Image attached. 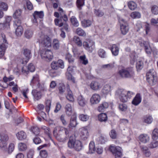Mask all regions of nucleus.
<instances>
[{
    "mask_svg": "<svg viewBox=\"0 0 158 158\" xmlns=\"http://www.w3.org/2000/svg\"><path fill=\"white\" fill-rule=\"evenodd\" d=\"M0 139L7 143V142L9 139V137L8 135L5 133H1L0 134Z\"/></svg>",
    "mask_w": 158,
    "mask_h": 158,
    "instance_id": "c03bdc74",
    "label": "nucleus"
},
{
    "mask_svg": "<svg viewBox=\"0 0 158 158\" xmlns=\"http://www.w3.org/2000/svg\"><path fill=\"white\" fill-rule=\"evenodd\" d=\"M158 147V141L154 140L152 142L148 145L149 148L153 149Z\"/></svg>",
    "mask_w": 158,
    "mask_h": 158,
    "instance_id": "37998d69",
    "label": "nucleus"
},
{
    "mask_svg": "<svg viewBox=\"0 0 158 158\" xmlns=\"http://www.w3.org/2000/svg\"><path fill=\"white\" fill-rule=\"evenodd\" d=\"M73 41L78 47H81L83 45L81 40L77 36H74L73 38Z\"/></svg>",
    "mask_w": 158,
    "mask_h": 158,
    "instance_id": "cd10ccee",
    "label": "nucleus"
},
{
    "mask_svg": "<svg viewBox=\"0 0 158 158\" xmlns=\"http://www.w3.org/2000/svg\"><path fill=\"white\" fill-rule=\"evenodd\" d=\"M146 79L151 85H155L157 82V77L153 69L150 70L146 74Z\"/></svg>",
    "mask_w": 158,
    "mask_h": 158,
    "instance_id": "f03ea898",
    "label": "nucleus"
},
{
    "mask_svg": "<svg viewBox=\"0 0 158 158\" xmlns=\"http://www.w3.org/2000/svg\"><path fill=\"white\" fill-rule=\"evenodd\" d=\"M130 16L133 19L139 18L141 17L140 14L138 12H133L130 14Z\"/></svg>",
    "mask_w": 158,
    "mask_h": 158,
    "instance_id": "49530a36",
    "label": "nucleus"
},
{
    "mask_svg": "<svg viewBox=\"0 0 158 158\" xmlns=\"http://www.w3.org/2000/svg\"><path fill=\"white\" fill-rule=\"evenodd\" d=\"M66 88V87L64 84H60L58 88L59 93L61 94H63Z\"/></svg>",
    "mask_w": 158,
    "mask_h": 158,
    "instance_id": "13d9d810",
    "label": "nucleus"
},
{
    "mask_svg": "<svg viewBox=\"0 0 158 158\" xmlns=\"http://www.w3.org/2000/svg\"><path fill=\"white\" fill-rule=\"evenodd\" d=\"M118 73L123 78H130L133 76L134 72L131 68L122 69L119 71Z\"/></svg>",
    "mask_w": 158,
    "mask_h": 158,
    "instance_id": "20e7f679",
    "label": "nucleus"
},
{
    "mask_svg": "<svg viewBox=\"0 0 158 158\" xmlns=\"http://www.w3.org/2000/svg\"><path fill=\"white\" fill-rule=\"evenodd\" d=\"M80 60L81 62L84 65H86L88 63V60L86 58L85 55L81 56L80 57Z\"/></svg>",
    "mask_w": 158,
    "mask_h": 158,
    "instance_id": "3c124183",
    "label": "nucleus"
},
{
    "mask_svg": "<svg viewBox=\"0 0 158 158\" xmlns=\"http://www.w3.org/2000/svg\"><path fill=\"white\" fill-rule=\"evenodd\" d=\"M12 18L11 16H7L4 22L6 24V26H7L9 27L10 25V22Z\"/></svg>",
    "mask_w": 158,
    "mask_h": 158,
    "instance_id": "0e129e2a",
    "label": "nucleus"
},
{
    "mask_svg": "<svg viewBox=\"0 0 158 158\" xmlns=\"http://www.w3.org/2000/svg\"><path fill=\"white\" fill-rule=\"evenodd\" d=\"M62 18L56 19H55V23L56 25L59 27H61L63 25V22H62Z\"/></svg>",
    "mask_w": 158,
    "mask_h": 158,
    "instance_id": "09e8293b",
    "label": "nucleus"
},
{
    "mask_svg": "<svg viewBox=\"0 0 158 158\" xmlns=\"http://www.w3.org/2000/svg\"><path fill=\"white\" fill-rule=\"evenodd\" d=\"M64 114L62 115L60 117V120L62 124L64 126H66L67 124V122L66 120Z\"/></svg>",
    "mask_w": 158,
    "mask_h": 158,
    "instance_id": "69168bd1",
    "label": "nucleus"
},
{
    "mask_svg": "<svg viewBox=\"0 0 158 158\" xmlns=\"http://www.w3.org/2000/svg\"><path fill=\"white\" fill-rule=\"evenodd\" d=\"M84 4V0H77V5L78 8L79 9H81V7L83 6Z\"/></svg>",
    "mask_w": 158,
    "mask_h": 158,
    "instance_id": "052dcab7",
    "label": "nucleus"
},
{
    "mask_svg": "<svg viewBox=\"0 0 158 158\" xmlns=\"http://www.w3.org/2000/svg\"><path fill=\"white\" fill-rule=\"evenodd\" d=\"M15 144L14 143H10L8 146V152L9 153H11L15 149Z\"/></svg>",
    "mask_w": 158,
    "mask_h": 158,
    "instance_id": "680f3d73",
    "label": "nucleus"
},
{
    "mask_svg": "<svg viewBox=\"0 0 158 158\" xmlns=\"http://www.w3.org/2000/svg\"><path fill=\"white\" fill-rule=\"evenodd\" d=\"M69 131L63 127H56L53 131V135L56 139L60 142H64L69 136Z\"/></svg>",
    "mask_w": 158,
    "mask_h": 158,
    "instance_id": "f257e3e1",
    "label": "nucleus"
},
{
    "mask_svg": "<svg viewBox=\"0 0 158 158\" xmlns=\"http://www.w3.org/2000/svg\"><path fill=\"white\" fill-rule=\"evenodd\" d=\"M26 3L28 9L31 10L33 8L32 4L29 0H23Z\"/></svg>",
    "mask_w": 158,
    "mask_h": 158,
    "instance_id": "6e6d98bb",
    "label": "nucleus"
},
{
    "mask_svg": "<svg viewBox=\"0 0 158 158\" xmlns=\"http://www.w3.org/2000/svg\"><path fill=\"white\" fill-rule=\"evenodd\" d=\"M66 90L68 94L66 97L67 99L71 102H73L74 101V99L72 92L70 90L69 85L68 84L66 85Z\"/></svg>",
    "mask_w": 158,
    "mask_h": 158,
    "instance_id": "6ab92c4d",
    "label": "nucleus"
},
{
    "mask_svg": "<svg viewBox=\"0 0 158 158\" xmlns=\"http://www.w3.org/2000/svg\"><path fill=\"white\" fill-rule=\"evenodd\" d=\"M16 135L17 139L20 141L25 139L27 137L26 133L23 131L18 132L16 133Z\"/></svg>",
    "mask_w": 158,
    "mask_h": 158,
    "instance_id": "aec40b11",
    "label": "nucleus"
},
{
    "mask_svg": "<svg viewBox=\"0 0 158 158\" xmlns=\"http://www.w3.org/2000/svg\"><path fill=\"white\" fill-rule=\"evenodd\" d=\"M31 130L32 132L35 135H37L39 134L40 130L37 127L33 126L31 127Z\"/></svg>",
    "mask_w": 158,
    "mask_h": 158,
    "instance_id": "8fccbe9b",
    "label": "nucleus"
},
{
    "mask_svg": "<svg viewBox=\"0 0 158 158\" xmlns=\"http://www.w3.org/2000/svg\"><path fill=\"white\" fill-rule=\"evenodd\" d=\"M139 139L141 142L145 143L149 140V137L147 134H142L139 136Z\"/></svg>",
    "mask_w": 158,
    "mask_h": 158,
    "instance_id": "b1692460",
    "label": "nucleus"
},
{
    "mask_svg": "<svg viewBox=\"0 0 158 158\" xmlns=\"http://www.w3.org/2000/svg\"><path fill=\"white\" fill-rule=\"evenodd\" d=\"M151 11L153 14L154 15L158 14V7L156 6H153L151 9Z\"/></svg>",
    "mask_w": 158,
    "mask_h": 158,
    "instance_id": "774afa93",
    "label": "nucleus"
},
{
    "mask_svg": "<svg viewBox=\"0 0 158 158\" xmlns=\"http://www.w3.org/2000/svg\"><path fill=\"white\" fill-rule=\"evenodd\" d=\"M33 32L31 31L27 30L25 32V36L27 38L29 39L32 37L33 35Z\"/></svg>",
    "mask_w": 158,
    "mask_h": 158,
    "instance_id": "4d7b16f0",
    "label": "nucleus"
},
{
    "mask_svg": "<svg viewBox=\"0 0 158 158\" xmlns=\"http://www.w3.org/2000/svg\"><path fill=\"white\" fill-rule=\"evenodd\" d=\"M31 93L34 97L35 100H38L41 98L42 94L41 91L37 89H34L32 91Z\"/></svg>",
    "mask_w": 158,
    "mask_h": 158,
    "instance_id": "a211bd4d",
    "label": "nucleus"
},
{
    "mask_svg": "<svg viewBox=\"0 0 158 158\" xmlns=\"http://www.w3.org/2000/svg\"><path fill=\"white\" fill-rule=\"evenodd\" d=\"M80 136L81 139L83 140H85L88 138L89 133L86 127H83L81 129Z\"/></svg>",
    "mask_w": 158,
    "mask_h": 158,
    "instance_id": "4468645a",
    "label": "nucleus"
},
{
    "mask_svg": "<svg viewBox=\"0 0 158 158\" xmlns=\"http://www.w3.org/2000/svg\"><path fill=\"white\" fill-rule=\"evenodd\" d=\"M76 33L79 36H85L86 34L85 31L81 28L78 27L76 29Z\"/></svg>",
    "mask_w": 158,
    "mask_h": 158,
    "instance_id": "a19ab883",
    "label": "nucleus"
},
{
    "mask_svg": "<svg viewBox=\"0 0 158 158\" xmlns=\"http://www.w3.org/2000/svg\"><path fill=\"white\" fill-rule=\"evenodd\" d=\"M18 149L20 151H23L26 150L27 148L26 144L24 143L20 142L18 144Z\"/></svg>",
    "mask_w": 158,
    "mask_h": 158,
    "instance_id": "f704fd0d",
    "label": "nucleus"
},
{
    "mask_svg": "<svg viewBox=\"0 0 158 158\" xmlns=\"http://www.w3.org/2000/svg\"><path fill=\"white\" fill-rule=\"evenodd\" d=\"M41 128L44 131V133L49 137H50V131L48 128L45 126H43Z\"/></svg>",
    "mask_w": 158,
    "mask_h": 158,
    "instance_id": "e2e57ef3",
    "label": "nucleus"
},
{
    "mask_svg": "<svg viewBox=\"0 0 158 158\" xmlns=\"http://www.w3.org/2000/svg\"><path fill=\"white\" fill-rule=\"evenodd\" d=\"M109 106V104L106 102H103L100 104L98 108V110L99 112H103Z\"/></svg>",
    "mask_w": 158,
    "mask_h": 158,
    "instance_id": "5701e85b",
    "label": "nucleus"
},
{
    "mask_svg": "<svg viewBox=\"0 0 158 158\" xmlns=\"http://www.w3.org/2000/svg\"><path fill=\"white\" fill-rule=\"evenodd\" d=\"M0 39L4 44H6L7 46L8 42H7L6 36L5 34L3 33L0 34Z\"/></svg>",
    "mask_w": 158,
    "mask_h": 158,
    "instance_id": "de8ad7c7",
    "label": "nucleus"
},
{
    "mask_svg": "<svg viewBox=\"0 0 158 158\" xmlns=\"http://www.w3.org/2000/svg\"><path fill=\"white\" fill-rule=\"evenodd\" d=\"M152 139L153 140L157 139L158 138V129L156 128L153 130L152 134Z\"/></svg>",
    "mask_w": 158,
    "mask_h": 158,
    "instance_id": "79ce46f5",
    "label": "nucleus"
},
{
    "mask_svg": "<svg viewBox=\"0 0 158 158\" xmlns=\"http://www.w3.org/2000/svg\"><path fill=\"white\" fill-rule=\"evenodd\" d=\"M141 102L140 95L137 94L132 101V104L135 106L138 105Z\"/></svg>",
    "mask_w": 158,
    "mask_h": 158,
    "instance_id": "2f4dec72",
    "label": "nucleus"
},
{
    "mask_svg": "<svg viewBox=\"0 0 158 158\" xmlns=\"http://www.w3.org/2000/svg\"><path fill=\"white\" fill-rule=\"evenodd\" d=\"M15 33L16 35L18 36H21L23 34V29L22 26H20L17 27H15Z\"/></svg>",
    "mask_w": 158,
    "mask_h": 158,
    "instance_id": "473e14b6",
    "label": "nucleus"
},
{
    "mask_svg": "<svg viewBox=\"0 0 158 158\" xmlns=\"http://www.w3.org/2000/svg\"><path fill=\"white\" fill-rule=\"evenodd\" d=\"M127 91L123 89H118L115 91V95L118 97L122 102H127Z\"/></svg>",
    "mask_w": 158,
    "mask_h": 158,
    "instance_id": "423d86ee",
    "label": "nucleus"
},
{
    "mask_svg": "<svg viewBox=\"0 0 158 158\" xmlns=\"http://www.w3.org/2000/svg\"><path fill=\"white\" fill-rule=\"evenodd\" d=\"M68 147L70 148H74L77 151L81 149L82 146L81 142L79 140H76L75 138L70 137L68 142Z\"/></svg>",
    "mask_w": 158,
    "mask_h": 158,
    "instance_id": "7ed1b4c3",
    "label": "nucleus"
},
{
    "mask_svg": "<svg viewBox=\"0 0 158 158\" xmlns=\"http://www.w3.org/2000/svg\"><path fill=\"white\" fill-rule=\"evenodd\" d=\"M21 10L20 9L17 10H15L13 14V17L14 18H19L21 16Z\"/></svg>",
    "mask_w": 158,
    "mask_h": 158,
    "instance_id": "5fc2aeb1",
    "label": "nucleus"
},
{
    "mask_svg": "<svg viewBox=\"0 0 158 158\" xmlns=\"http://www.w3.org/2000/svg\"><path fill=\"white\" fill-rule=\"evenodd\" d=\"M65 109L66 114L69 116H71L73 112V109L70 104H67L66 105Z\"/></svg>",
    "mask_w": 158,
    "mask_h": 158,
    "instance_id": "4be33fe9",
    "label": "nucleus"
},
{
    "mask_svg": "<svg viewBox=\"0 0 158 158\" xmlns=\"http://www.w3.org/2000/svg\"><path fill=\"white\" fill-rule=\"evenodd\" d=\"M84 48L89 52H92L95 48V42L92 40L88 39L83 43Z\"/></svg>",
    "mask_w": 158,
    "mask_h": 158,
    "instance_id": "6e6552de",
    "label": "nucleus"
},
{
    "mask_svg": "<svg viewBox=\"0 0 158 158\" xmlns=\"http://www.w3.org/2000/svg\"><path fill=\"white\" fill-rule=\"evenodd\" d=\"M65 59L68 61L69 63L73 64L74 61V58L69 53H68L66 55Z\"/></svg>",
    "mask_w": 158,
    "mask_h": 158,
    "instance_id": "a18cd8bd",
    "label": "nucleus"
},
{
    "mask_svg": "<svg viewBox=\"0 0 158 158\" xmlns=\"http://www.w3.org/2000/svg\"><path fill=\"white\" fill-rule=\"evenodd\" d=\"M80 120L83 121H86L88 120L89 116L86 114H81L79 117Z\"/></svg>",
    "mask_w": 158,
    "mask_h": 158,
    "instance_id": "864d4df0",
    "label": "nucleus"
},
{
    "mask_svg": "<svg viewBox=\"0 0 158 158\" xmlns=\"http://www.w3.org/2000/svg\"><path fill=\"white\" fill-rule=\"evenodd\" d=\"M77 101L78 104L81 106H84L86 103L85 99L81 95H80L78 97Z\"/></svg>",
    "mask_w": 158,
    "mask_h": 158,
    "instance_id": "bb28decb",
    "label": "nucleus"
},
{
    "mask_svg": "<svg viewBox=\"0 0 158 158\" xmlns=\"http://www.w3.org/2000/svg\"><path fill=\"white\" fill-rule=\"evenodd\" d=\"M38 40L44 47L49 48L51 46V40L47 35H41L38 39Z\"/></svg>",
    "mask_w": 158,
    "mask_h": 158,
    "instance_id": "39448f33",
    "label": "nucleus"
},
{
    "mask_svg": "<svg viewBox=\"0 0 158 158\" xmlns=\"http://www.w3.org/2000/svg\"><path fill=\"white\" fill-rule=\"evenodd\" d=\"M153 121V118L151 116H146L143 118V122L147 124H150Z\"/></svg>",
    "mask_w": 158,
    "mask_h": 158,
    "instance_id": "58836bf2",
    "label": "nucleus"
},
{
    "mask_svg": "<svg viewBox=\"0 0 158 158\" xmlns=\"http://www.w3.org/2000/svg\"><path fill=\"white\" fill-rule=\"evenodd\" d=\"M141 151L145 156L149 157L151 155V152L147 147H143L141 148Z\"/></svg>",
    "mask_w": 158,
    "mask_h": 158,
    "instance_id": "393cba45",
    "label": "nucleus"
},
{
    "mask_svg": "<svg viewBox=\"0 0 158 158\" xmlns=\"http://www.w3.org/2000/svg\"><path fill=\"white\" fill-rule=\"evenodd\" d=\"M110 150L115 156V158H121L122 155L121 148L118 146L111 145Z\"/></svg>",
    "mask_w": 158,
    "mask_h": 158,
    "instance_id": "0eeeda50",
    "label": "nucleus"
},
{
    "mask_svg": "<svg viewBox=\"0 0 158 158\" xmlns=\"http://www.w3.org/2000/svg\"><path fill=\"white\" fill-rule=\"evenodd\" d=\"M95 150V145L93 141L91 142L89 145V152L90 153H93Z\"/></svg>",
    "mask_w": 158,
    "mask_h": 158,
    "instance_id": "72a5a7b5",
    "label": "nucleus"
},
{
    "mask_svg": "<svg viewBox=\"0 0 158 158\" xmlns=\"http://www.w3.org/2000/svg\"><path fill=\"white\" fill-rule=\"evenodd\" d=\"M98 119L101 122H106L107 120V114L105 113H102L98 115Z\"/></svg>",
    "mask_w": 158,
    "mask_h": 158,
    "instance_id": "c85d7f7f",
    "label": "nucleus"
},
{
    "mask_svg": "<svg viewBox=\"0 0 158 158\" xmlns=\"http://www.w3.org/2000/svg\"><path fill=\"white\" fill-rule=\"evenodd\" d=\"M81 25L84 27H86L90 26L92 24L91 21L87 20H84L81 22Z\"/></svg>",
    "mask_w": 158,
    "mask_h": 158,
    "instance_id": "ea45409f",
    "label": "nucleus"
},
{
    "mask_svg": "<svg viewBox=\"0 0 158 158\" xmlns=\"http://www.w3.org/2000/svg\"><path fill=\"white\" fill-rule=\"evenodd\" d=\"M120 24V30L121 33L123 35H126L128 32L129 28L126 21L123 19L119 20Z\"/></svg>",
    "mask_w": 158,
    "mask_h": 158,
    "instance_id": "9d476101",
    "label": "nucleus"
},
{
    "mask_svg": "<svg viewBox=\"0 0 158 158\" xmlns=\"http://www.w3.org/2000/svg\"><path fill=\"white\" fill-rule=\"evenodd\" d=\"M98 56L102 58H105L106 57V53L105 51L102 49H100L98 51Z\"/></svg>",
    "mask_w": 158,
    "mask_h": 158,
    "instance_id": "e433bc0d",
    "label": "nucleus"
},
{
    "mask_svg": "<svg viewBox=\"0 0 158 158\" xmlns=\"http://www.w3.org/2000/svg\"><path fill=\"white\" fill-rule=\"evenodd\" d=\"M40 53L42 59L46 61H50L53 58V54L51 50L44 49L40 51Z\"/></svg>",
    "mask_w": 158,
    "mask_h": 158,
    "instance_id": "1a4fd4ad",
    "label": "nucleus"
},
{
    "mask_svg": "<svg viewBox=\"0 0 158 158\" xmlns=\"http://www.w3.org/2000/svg\"><path fill=\"white\" fill-rule=\"evenodd\" d=\"M34 17V19L33 20V23H36L37 22V19L39 18L40 19H42L44 16V13L43 11H35L33 14Z\"/></svg>",
    "mask_w": 158,
    "mask_h": 158,
    "instance_id": "2eb2a0df",
    "label": "nucleus"
},
{
    "mask_svg": "<svg viewBox=\"0 0 158 158\" xmlns=\"http://www.w3.org/2000/svg\"><path fill=\"white\" fill-rule=\"evenodd\" d=\"M30 84L32 86L34 85H37L38 87L40 86V80L39 76L38 74L34 75L31 80Z\"/></svg>",
    "mask_w": 158,
    "mask_h": 158,
    "instance_id": "dca6fc26",
    "label": "nucleus"
},
{
    "mask_svg": "<svg viewBox=\"0 0 158 158\" xmlns=\"http://www.w3.org/2000/svg\"><path fill=\"white\" fill-rule=\"evenodd\" d=\"M71 21L73 25L75 27H78L79 24L77 19L74 17H72L71 18Z\"/></svg>",
    "mask_w": 158,
    "mask_h": 158,
    "instance_id": "603ef678",
    "label": "nucleus"
},
{
    "mask_svg": "<svg viewBox=\"0 0 158 158\" xmlns=\"http://www.w3.org/2000/svg\"><path fill=\"white\" fill-rule=\"evenodd\" d=\"M111 91V86L109 84H106L103 87L102 92L103 94L107 95L110 94Z\"/></svg>",
    "mask_w": 158,
    "mask_h": 158,
    "instance_id": "412c9836",
    "label": "nucleus"
},
{
    "mask_svg": "<svg viewBox=\"0 0 158 158\" xmlns=\"http://www.w3.org/2000/svg\"><path fill=\"white\" fill-rule=\"evenodd\" d=\"M77 124L76 122V116L72 117L70 120V123L69 125V128L75 127Z\"/></svg>",
    "mask_w": 158,
    "mask_h": 158,
    "instance_id": "c756f323",
    "label": "nucleus"
},
{
    "mask_svg": "<svg viewBox=\"0 0 158 158\" xmlns=\"http://www.w3.org/2000/svg\"><path fill=\"white\" fill-rule=\"evenodd\" d=\"M101 100V97L99 94H94L92 95L90 100V103L92 105L98 103Z\"/></svg>",
    "mask_w": 158,
    "mask_h": 158,
    "instance_id": "ddd939ff",
    "label": "nucleus"
},
{
    "mask_svg": "<svg viewBox=\"0 0 158 158\" xmlns=\"http://www.w3.org/2000/svg\"><path fill=\"white\" fill-rule=\"evenodd\" d=\"M128 6L129 9L131 10H135L137 7L136 4L132 1L129 2L128 3Z\"/></svg>",
    "mask_w": 158,
    "mask_h": 158,
    "instance_id": "c9c22d12",
    "label": "nucleus"
},
{
    "mask_svg": "<svg viewBox=\"0 0 158 158\" xmlns=\"http://www.w3.org/2000/svg\"><path fill=\"white\" fill-rule=\"evenodd\" d=\"M143 63L141 61H139L136 64V67L138 71L140 70L143 68Z\"/></svg>",
    "mask_w": 158,
    "mask_h": 158,
    "instance_id": "338daca9",
    "label": "nucleus"
},
{
    "mask_svg": "<svg viewBox=\"0 0 158 158\" xmlns=\"http://www.w3.org/2000/svg\"><path fill=\"white\" fill-rule=\"evenodd\" d=\"M102 86V82L99 81H92L90 84L91 89L94 91H98L101 88Z\"/></svg>",
    "mask_w": 158,
    "mask_h": 158,
    "instance_id": "9b49d317",
    "label": "nucleus"
},
{
    "mask_svg": "<svg viewBox=\"0 0 158 158\" xmlns=\"http://www.w3.org/2000/svg\"><path fill=\"white\" fill-rule=\"evenodd\" d=\"M0 8L4 11H6L8 8V6L6 3L0 2Z\"/></svg>",
    "mask_w": 158,
    "mask_h": 158,
    "instance_id": "bf43d9fd",
    "label": "nucleus"
},
{
    "mask_svg": "<svg viewBox=\"0 0 158 158\" xmlns=\"http://www.w3.org/2000/svg\"><path fill=\"white\" fill-rule=\"evenodd\" d=\"M7 47L6 44H2L0 45V58H2L4 55L5 50Z\"/></svg>",
    "mask_w": 158,
    "mask_h": 158,
    "instance_id": "7c9ffc66",
    "label": "nucleus"
},
{
    "mask_svg": "<svg viewBox=\"0 0 158 158\" xmlns=\"http://www.w3.org/2000/svg\"><path fill=\"white\" fill-rule=\"evenodd\" d=\"M111 50L113 55L116 56L118 55L119 48L116 45L114 44L112 45Z\"/></svg>",
    "mask_w": 158,
    "mask_h": 158,
    "instance_id": "a878e982",
    "label": "nucleus"
},
{
    "mask_svg": "<svg viewBox=\"0 0 158 158\" xmlns=\"http://www.w3.org/2000/svg\"><path fill=\"white\" fill-rule=\"evenodd\" d=\"M58 11L59 13L55 12L54 13V16L57 18L60 17L61 19L62 18L64 21H67L68 19L65 12L60 7L59 8Z\"/></svg>",
    "mask_w": 158,
    "mask_h": 158,
    "instance_id": "f8f14e48",
    "label": "nucleus"
},
{
    "mask_svg": "<svg viewBox=\"0 0 158 158\" xmlns=\"http://www.w3.org/2000/svg\"><path fill=\"white\" fill-rule=\"evenodd\" d=\"M23 53L26 58L24 60L23 59L21 63L22 64H24L27 63L28 60L30 59L31 56V51L27 49H24Z\"/></svg>",
    "mask_w": 158,
    "mask_h": 158,
    "instance_id": "f3484780",
    "label": "nucleus"
},
{
    "mask_svg": "<svg viewBox=\"0 0 158 158\" xmlns=\"http://www.w3.org/2000/svg\"><path fill=\"white\" fill-rule=\"evenodd\" d=\"M52 46L55 50H58L60 47V43L59 40L56 39H54L53 41Z\"/></svg>",
    "mask_w": 158,
    "mask_h": 158,
    "instance_id": "4c0bfd02",
    "label": "nucleus"
}]
</instances>
